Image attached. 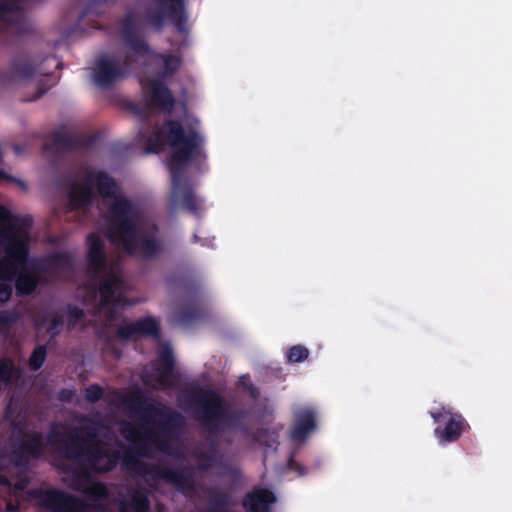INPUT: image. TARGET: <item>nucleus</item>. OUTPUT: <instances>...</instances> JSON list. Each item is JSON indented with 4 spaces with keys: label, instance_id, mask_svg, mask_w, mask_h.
I'll return each mask as SVG.
<instances>
[{
    "label": "nucleus",
    "instance_id": "f257e3e1",
    "mask_svg": "<svg viewBox=\"0 0 512 512\" xmlns=\"http://www.w3.org/2000/svg\"><path fill=\"white\" fill-rule=\"evenodd\" d=\"M96 185L98 193L105 199H112L108 207L107 237L112 244L121 245L129 256L144 261L154 260L164 252V243L159 228L154 222L140 221L139 206L122 194H118L116 181L104 171H88L85 183L66 179L63 187L67 191L69 204L73 209L92 203Z\"/></svg>",
    "mask_w": 512,
    "mask_h": 512
},
{
    "label": "nucleus",
    "instance_id": "f03ea898",
    "mask_svg": "<svg viewBox=\"0 0 512 512\" xmlns=\"http://www.w3.org/2000/svg\"><path fill=\"white\" fill-rule=\"evenodd\" d=\"M81 423L80 426L64 431L53 425L48 432L47 443L41 432H24L14 453L21 460L38 459L49 445L62 458L74 462L80 469L81 477L112 471L120 455L102 446L99 440L102 422L83 416Z\"/></svg>",
    "mask_w": 512,
    "mask_h": 512
},
{
    "label": "nucleus",
    "instance_id": "7ed1b4c3",
    "mask_svg": "<svg viewBox=\"0 0 512 512\" xmlns=\"http://www.w3.org/2000/svg\"><path fill=\"white\" fill-rule=\"evenodd\" d=\"M168 144L173 152L168 161L171 174V201L198 216L202 210V200L198 199L190 181L184 176L186 166L198 159L205 158L204 138L195 129L185 131L178 120L167 119L163 126H157L146 141L147 153H159Z\"/></svg>",
    "mask_w": 512,
    "mask_h": 512
},
{
    "label": "nucleus",
    "instance_id": "20e7f679",
    "mask_svg": "<svg viewBox=\"0 0 512 512\" xmlns=\"http://www.w3.org/2000/svg\"><path fill=\"white\" fill-rule=\"evenodd\" d=\"M123 402L130 409L135 410L148 424L153 423L154 418H158L156 430L126 421L121 424V435L136 446L135 451L126 452L125 455H134L136 459L137 456H148L152 447L160 452L168 453L171 440L177 436L184 425L182 414L169 406L148 402L141 390L129 394L123 399Z\"/></svg>",
    "mask_w": 512,
    "mask_h": 512
},
{
    "label": "nucleus",
    "instance_id": "39448f33",
    "mask_svg": "<svg viewBox=\"0 0 512 512\" xmlns=\"http://www.w3.org/2000/svg\"><path fill=\"white\" fill-rule=\"evenodd\" d=\"M194 419L208 435L207 451L221 458L218 436L226 430L239 429L248 432L242 422L244 412L229 410L225 399L212 389L195 388L189 393Z\"/></svg>",
    "mask_w": 512,
    "mask_h": 512
},
{
    "label": "nucleus",
    "instance_id": "423d86ee",
    "mask_svg": "<svg viewBox=\"0 0 512 512\" xmlns=\"http://www.w3.org/2000/svg\"><path fill=\"white\" fill-rule=\"evenodd\" d=\"M87 263L94 275L99 278L98 292L100 305L105 309L108 321L117 319L116 307H124L132 303L125 295L126 283L120 269L108 265L105 245L96 233L87 236Z\"/></svg>",
    "mask_w": 512,
    "mask_h": 512
},
{
    "label": "nucleus",
    "instance_id": "0eeeda50",
    "mask_svg": "<svg viewBox=\"0 0 512 512\" xmlns=\"http://www.w3.org/2000/svg\"><path fill=\"white\" fill-rule=\"evenodd\" d=\"M40 508L49 512L104 511V506L88 503L84 499L58 488H37L29 491Z\"/></svg>",
    "mask_w": 512,
    "mask_h": 512
},
{
    "label": "nucleus",
    "instance_id": "6e6552de",
    "mask_svg": "<svg viewBox=\"0 0 512 512\" xmlns=\"http://www.w3.org/2000/svg\"><path fill=\"white\" fill-rule=\"evenodd\" d=\"M123 462L129 469L142 477L150 476L153 480H163L182 491L194 489L192 476L185 470L148 464L136 459L131 454L124 455Z\"/></svg>",
    "mask_w": 512,
    "mask_h": 512
},
{
    "label": "nucleus",
    "instance_id": "1a4fd4ad",
    "mask_svg": "<svg viewBox=\"0 0 512 512\" xmlns=\"http://www.w3.org/2000/svg\"><path fill=\"white\" fill-rule=\"evenodd\" d=\"M5 243L3 250L5 258L0 260V281L12 283L18 273V268L29 262L30 248L28 239L17 236L14 232L3 233Z\"/></svg>",
    "mask_w": 512,
    "mask_h": 512
},
{
    "label": "nucleus",
    "instance_id": "9d476101",
    "mask_svg": "<svg viewBox=\"0 0 512 512\" xmlns=\"http://www.w3.org/2000/svg\"><path fill=\"white\" fill-rule=\"evenodd\" d=\"M134 62L131 54H126L122 61L110 55H101L95 62L93 82L102 89H109L125 78Z\"/></svg>",
    "mask_w": 512,
    "mask_h": 512
},
{
    "label": "nucleus",
    "instance_id": "9b49d317",
    "mask_svg": "<svg viewBox=\"0 0 512 512\" xmlns=\"http://www.w3.org/2000/svg\"><path fill=\"white\" fill-rule=\"evenodd\" d=\"M430 416L435 423L445 421L444 427L438 426L434 430L435 436L444 443L456 442L470 428L462 414L453 412L449 406L430 411Z\"/></svg>",
    "mask_w": 512,
    "mask_h": 512
},
{
    "label": "nucleus",
    "instance_id": "f8f14e48",
    "mask_svg": "<svg viewBox=\"0 0 512 512\" xmlns=\"http://www.w3.org/2000/svg\"><path fill=\"white\" fill-rule=\"evenodd\" d=\"M159 10L148 16V22L158 30L162 29L167 17L178 32L186 29L187 15L185 13L184 0H155Z\"/></svg>",
    "mask_w": 512,
    "mask_h": 512
},
{
    "label": "nucleus",
    "instance_id": "ddd939ff",
    "mask_svg": "<svg viewBox=\"0 0 512 512\" xmlns=\"http://www.w3.org/2000/svg\"><path fill=\"white\" fill-rule=\"evenodd\" d=\"M120 36L125 46L134 55L144 57L151 54L152 50L137 28L134 15L132 13H127L121 21Z\"/></svg>",
    "mask_w": 512,
    "mask_h": 512
},
{
    "label": "nucleus",
    "instance_id": "4468645a",
    "mask_svg": "<svg viewBox=\"0 0 512 512\" xmlns=\"http://www.w3.org/2000/svg\"><path fill=\"white\" fill-rule=\"evenodd\" d=\"M36 74L47 75L27 57L12 59L7 71H0V84L10 85L32 79Z\"/></svg>",
    "mask_w": 512,
    "mask_h": 512
},
{
    "label": "nucleus",
    "instance_id": "2eb2a0df",
    "mask_svg": "<svg viewBox=\"0 0 512 512\" xmlns=\"http://www.w3.org/2000/svg\"><path fill=\"white\" fill-rule=\"evenodd\" d=\"M146 106L161 111L171 112L175 106V98L162 80H152L149 83V92Z\"/></svg>",
    "mask_w": 512,
    "mask_h": 512
},
{
    "label": "nucleus",
    "instance_id": "dca6fc26",
    "mask_svg": "<svg viewBox=\"0 0 512 512\" xmlns=\"http://www.w3.org/2000/svg\"><path fill=\"white\" fill-rule=\"evenodd\" d=\"M316 428V412L309 408L299 410L295 414V421L290 437L294 442L303 443Z\"/></svg>",
    "mask_w": 512,
    "mask_h": 512
},
{
    "label": "nucleus",
    "instance_id": "f3484780",
    "mask_svg": "<svg viewBox=\"0 0 512 512\" xmlns=\"http://www.w3.org/2000/svg\"><path fill=\"white\" fill-rule=\"evenodd\" d=\"M14 281L16 293L19 296H28L35 292L38 286L37 263L29 258L28 264L20 267Z\"/></svg>",
    "mask_w": 512,
    "mask_h": 512
},
{
    "label": "nucleus",
    "instance_id": "a211bd4d",
    "mask_svg": "<svg viewBox=\"0 0 512 512\" xmlns=\"http://www.w3.org/2000/svg\"><path fill=\"white\" fill-rule=\"evenodd\" d=\"M275 501L276 497L271 490L259 487L244 496L242 505L249 512H269L270 505Z\"/></svg>",
    "mask_w": 512,
    "mask_h": 512
},
{
    "label": "nucleus",
    "instance_id": "6ab92c4d",
    "mask_svg": "<svg viewBox=\"0 0 512 512\" xmlns=\"http://www.w3.org/2000/svg\"><path fill=\"white\" fill-rule=\"evenodd\" d=\"M119 509L120 512H150L148 492L143 487L133 488L129 493V499L121 501Z\"/></svg>",
    "mask_w": 512,
    "mask_h": 512
},
{
    "label": "nucleus",
    "instance_id": "aec40b11",
    "mask_svg": "<svg viewBox=\"0 0 512 512\" xmlns=\"http://www.w3.org/2000/svg\"><path fill=\"white\" fill-rule=\"evenodd\" d=\"M53 145L57 150L74 151L84 149L92 144L91 138L70 135L65 132H55L53 134Z\"/></svg>",
    "mask_w": 512,
    "mask_h": 512
},
{
    "label": "nucleus",
    "instance_id": "412c9836",
    "mask_svg": "<svg viewBox=\"0 0 512 512\" xmlns=\"http://www.w3.org/2000/svg\"><path fill=\"white\" fill-rule=\"evenodd\" d=\"M157 382L163 386L170 385V378L174 372V356L169 347H164L158 354Z\"/></svg>",
    "mask_w": 512,
    "mask_h": 512
},
{
    "label": "nucleus",
    "instance_id": "4be33fe9",
    "mask_svg": "<svg viewBox=\"0 0 512 512\" xmlns=\"http://www.w3.org/2000/svg\"><path fill=\"white\" fill-rule=\"evenodd\" d=\"M204 316L203 307L196 302L183 305L176 315V321L179 325L187 327Z\"/></svg>",
    "mask_w": 512,
    "mask_h": 512
},
{
    "label": "nucleus",
    "instance_id": "5701e85b",
    "mask_svg": "<svg viewBox=\"0 0 512 512\" xmlns=\"http://www.w3.org/2000/svg\"><path fill=\"white\" fill-rule=\"evenodd\" d=\"M43 264L48 271L58 272L70 268L72 261L69 255L65 253H53L47 256Z\"/></svg>",
    "mask_w": 512,
    "mask_h": 512
},
{
    "label": "nucleus",
    "instance_id": "b1692460",
    "mask_svg": "<svg viewBox=\"0 0 512 512\" xmlns=\"http://www.w3.org/2000/svg\"><path fill=\"white\" fill-rule=\"evenodd\" d=\"M135 322L138 335L150 336L153 338L160 337V325L156 319L147 316L140 318Z\"/></svg>",
    "mask_w": 512,
    "mask_h": 512
},
{
    "label": "nucleus",
    "instance_id": "393cba45",
    "mask_svg": "<svg viewBox=\"0 0 512 512\" xmlns=\"http://www.w3.org/2000/svg\"><path fill=\"white\" fill-rule=\"evenodd\" d=\"M46 356H47L46 346L38 345L32 351V353L29 357V366H30L31 370H33V371L39 370L43 366V364L46 360Z\"/></svg>",
    "mask_w": 512,
    "mask_h": 512
},
{
    "label": "nucleus",
    "instance_id": "a878e982",
    "mask_svg": "<svg viewBox=\"0 0 512 512\" xmlns=\"http://www.w3.org/2000/svg\"><path fill=\"white\" fill-rule=\"evenodd\" d=\"M197 466L202 471H208L214 466L218 465L220 460L217 455L209 454L205 451H200L196 454Z\"/></svg>",
    "mask_w": 512,
    "mask_h": 512
},
{
    "label": "nucleus",
    "instance_id": "bb28decb",
    "mask_svg": "<svg viewBox=\"0 0 512 512\" xmlns=\"http://www.w3.org/2000/svg\"><path fill=\"white\" fill-rule=\"evenodd\" d=\"M85 494L93 500L92 503L98 504L97 500H103L108 497V489L102 482H95L85 490ZM99 504L102 505L101 503Z\"/></svg>",
    "mask_w": 512,
    "mask_h": 512
},
{
    "label": "nucleus",
    "instance_id": "cd10ccee",
    "mask_svg": "<svg viewBox=\"0 0 512 512\" xmlns=\"http://www.w3.org/2000/svg\"><path fill=\"white\" fill-rule=\"evenodd\" d=\"M309 356V350L303 345H294L287 351L286 357L289 363H300Z\"/></svg>",
    "mask_w": 512,
    "mask_h": 512
},
{
    "label": "nucleus",
    "instance_id": "c85d7f7f",
    "mask_svg": "<svg viewBox=\"0 0 512 512\" xmlns=\"http://www.w3.org/2000/svg\"><path fill=\"white\" fill-rule=\"evenodd\" d=\"M85 317L84 311L76 305L69 304L67 306V322L70 328L76 326Z\"/></svg>",
    "mask_w": 512,
    "mask_h": 512
},
{
    "label": "nucleus",
    "instance_id": "c756f323",
    "mask_svg": "<svg viewBox=\"0 0 512 512\" xmlns=\"http://www.w3.org/2000/svg\"><path fill=\"white\" fill-rule=\"evenodd\" d=\"M163 60L165 73L168 75L174 74L180 67V58L172 54H161Z\"/></svg>",
    "mask_w": 512,
    "mask_h": 512
},
{
    "label": "nucleus",
    "instance_id": "7c9ffc66",
    "mask_svg": "<svg viewBox=\"0 0 512 512\" xmlns=\"http://www.w3.org/2000/svg\"><path fill=\"white\" fill-rule=\"evenodd\" d=\"M19 319V313L16 310L0 311V329L7 330Z\"/></svg>",
    "mask_w": 512,
    "mask_h": 512
},
{
    "label": "nucleus",
    "instance_id": "2f4dec72",
    "mask_svg": "<svg viewBox=\"0 0 512 512\" xmlns=\"http://www.w3.org/2000/svg\"><path fill=\"white\" fill-rule=\"evenodd\" d=\"M104 390L99 384H91L84 390L85 400L89 403H96L103 397Z\"/></svg>",
    "mask_w": 512,
    "mask_h": 512
},
{
    "label": "nucleus",
    "instance_id": "473e14b6",
    "mask_svg": "<svg viewBox=\"0 0 512 512\" xmlns=\"http://www.w3.org/2000/svg\"><path fill=\"white\" fill-rule=\"evenodd\" d=\"M14 366L11 360L0 358V384L11 380Z\"/></svg>",
    "mask_w": 512,
    "mask_h": 512
},
{
    "label": "nucleus",
    "instance_id": "72a5a7b5",
    "mask_svg": "<svg viewBox=\"0 0 512 512\" xmlns=\"http://www.w3.org/2000/svg\"><path fill=\"white\" fill-rule=\"evenodd\" d=\"M210 498L213 505L217 508H227L230 506V496L227 493L211 491Z\"/></svg>",
    "mask_w": 512,
    "mask_h": 512
},
{
    "label": "nucleus",
    "instance_id": "f704fd0d",
    "mask_svg": "<svg viewBox=\"0 0 512 512\" xmlns=\"http://www.w3.org/2000/svg\"><path fill=\"white\" fill-rule=\"evenodd\" d=\"M19 217L14 216L9 209L0 205V222L10 227H19Z\"/></svg>",
    "mask_w": 512,
    "mask_h": 512
},
{
    "label": "nucleus",
    "instance_id": "c9c22d12",
    "mask_svg": "<svg viewBox=\"0 0 512 512\" xmlns=\"http://www.w3.org/2000/svg\"><path fill=\"white\" fill-rule=\"evenodd\" d=\"M116 335L121 340H129L133 336L138 335L136 322L120 326L116 331Z\"/></svg>",
    "mask_w": 512,
    "mask_h": 512
},
{
    "label": "nucleus",
    "instance_id": "e433bc0d",
    "mask_svg": "<svg viewBox=\"0 0 512 512\" xmlns=\"http://www.w3.org/2000/svg\"><path fill=\"white\" fill-rule=\"evenodd\" d=\"M63 324V317L61 315H55L49 322L47 332L50 333L52 337H56L60 333V329Z\"/></svg>",
    "mask_w": 512,
    "mask_h": 512
},
{
    "label": "nucleus",
    "instance_id": "4c0bfd02",
    "mask_svg": "<svg viewBox=\"0 0 512 512\" xmlns=\"http://www.w3.org/2000/svg\"><path fill=\"white\" fill-rule=\"evenodd\" d=\"M13 294V285L10 282L0 281V303L8 302Z\"/></svg>",
    "mask_w": 512,
    "mask_h": 512
},
{
    "label": "nucleus",
    "instance_id": "58836bf2",
    "mask_svg": "<svg viewBox=\"0 0 512 512\" xmlns=\"http://www.w3.org/2000/svg\"><path fill=\"white\" fill-rule=\"evenodd\" d=\"M18 223L20 225L19 227H10V229L17 231L28 230L32 226L33 220L29 216L19 217Z\"/></svg>",
    "mask_w": 512,
    "mask_h": 512
},
{
    "label": "nucleus",
    "instance_id": "ea45409f",
    "mask_svg": "<svg viewBox=\"0 0 512 512\" xmlns=\"http://www.w3.org/2000/svg\"><path fill=\"white\" fill-rule=\"evenodd\" d=\"M129 108L136 115L142 117L144 120H148V116L145 109L138 103H130Z\"/></svg>",
    "mask_w": 512,
    "mask_h": 512
},
{
    "label": "nucleus",
    "instance_id": "a19ab883",
    "mask_svg": "<svg viewBox=\"0 0 512 512\" xmlns=\"http://www.w3.org/2000/svg\"><path fill=\"white\" fill-rule=\"evenodd\" d=\"M72 396H73V392L69 389H62L60 392H59V399L63 402H69L71 401L72 399Z\"/></svg>",
    "mask_w": 512,
    "mask_h": 512
},
{
    "label": "nucleus",
    "instance_id": "79ce46f5",
    "mask_svg": "<svg viewBox=\"0 0 512 512\" xmlns=\"http://www.w3.org/2000/svg\"><path fill=\"white\" fill-rule=\"evenodd\" d=\"M0 23L10 32L16 34H25L26 32H19L13 26L10 20H0Z\"/></svg>",
    "mask_w": 512,
    "mask_h": 512
},
{
    "label": "nucleus",
    "instance_id": "37998d69",
    "mask_svg": "<svg viewBox=\"0 0 512 512\" xmlns=\"http://www.w3.org/2000/svg\"><path fill=\"white\" fill-rule=\"evenodd\" d=\"M47 92V88H42L41 86H39L37 88V92L36 94L29 99V101H35L37 99H39L40 97H42L45 93Z\"/></svg>",
    "mask_w": 512,
    "mask_h": 512
},
{
    "label": "nucleus",
    "instance_id": "c03bdc74",
    "mask_svg": "<svg viewBox=\"0 0 512 512\" xmlns=\"http://www.w3.org/2000/svg\"><path fill=\"white\" fill-rule=\"evenodd\" d=\"M4 180H9V181H13V182H20L19 180L11 177L10 175H8L6 172L0 170V183Z\"/></svg>",
    "mask_w": 512,
    "mask_h": 512
},
{
    "label": "nucleus",
    "instance_id": "a18cd8bd",
    "mask_svg": "<svg viewBox=\"0 0 512 512\" xmlns=\"http://www.w3.org/2000/svg\"><path fill=\"white\" fill-rule=\"evenodd\" d=\"M49 61H53L55 62L56 64V67H59L61 64L60 62L57 61L56 57L54 56H47L45 59H44V62H49Z\"/></svg>",
    "mask_w": 512,
    "mask_h": 512
},
{
    "label": "nucleus",
    "instance_id": "49530a36",
    "mask_svg": "<svg viewBox=\"0 0 512 512\" xmlns=\"http://www.w3.org/2000/svg\"><path fill=\"white\" fill-rule=\"evenodd\" d=\"M25 483L22 482V481H18L15 485H14V488L16 490H23L25 488Z\"/></svg>",
    "mask_w": 512,
    "mask_h": 512
},
{
    "label": "nucleus",
    "instance_id": "de8ad7c7",
    "mask_svg": "<svg viewBox=\"0 0 512 512\" xmlns=\"http://www.w3.org/2000/svg\"><path fill=\"white\" fill-rule=\"evenodd\" d=\"M191 241H192V243H201V244H203L201 238L196 233L193 234Z\"/></svg>",
    "mask_w": 512,
    "mask_h": 512
},
{
    "label": "nucleus",
    "instance_id": "09e8293b",
    "mask_svg": "<svg viewBox=\"0 0 512 512\" xmlns=\"http://www.w3.org/2000/svg\"><path fill=\"white\" fill-rule=\"evenodd\" d=\"M16 509H17V507L15 505L11 504V503H9L7 505V510L8 511H15Z\"/></svg>",
    "mask_w": 512,
    "mask_h": 512
},
{
    "label": "nucleus",
    "instance_id": "8fccbe9b",
    "mask_svg": "<svg viewBox=\"0 0 512 512\" xmlns=\"http://www.w3.org/2000/svg\"><path fill=\"white\" fill-rule=\"evenodd\" d=\"M299 471H300V473L302 475L305 474V468L304 467H299Z\"/></svg>",
    "mask_w": 512,
    "mask_h": 512
},
{
    "label": "nucleus",
    "instance_id": "3c124183",
    "mask_svg": "<svg viewBox=\"0 0 512 512\" xmlns=\"http://www.w3.org/2000/svg\"><path fill=\"white\" fill-rule=\"evenodd\" d=\"M294 464H295V462L293 461V459H291L289 462L290 467H293Z\"/></svg>",
    "mask_w": 512,
    "mask_h": 512
}]
</instances>
